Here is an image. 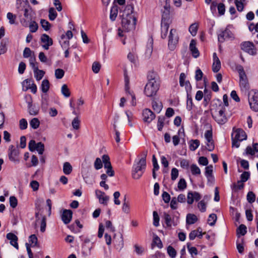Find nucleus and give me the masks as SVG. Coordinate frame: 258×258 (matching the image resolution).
<instances>
[{
	"instance_id": "f257e3e1",
	"label": "nucleus",
	"mask_w": 258,
	"mask_h": 258,
	"mask_svg": "<svg viewBox=\"0 0 258 258\" xmlns=\"http://www.w3.org/2000/svg\"><path fill=\"white\" fill-rule=\"evenodd\" d=\"M148 83L144 88V93L149 97L156 95L160 87V79L158 75L154 71L149 72L147 76Z\"/></svg>"
},
{
	"instance_id": "f03ea898",
	"label": "nucleus",
	"mask_w": 258,
	"mask_h": 258,
	"mask_svg": "<svg viewBox=\"0 0 258 258\" xmlns=\"http://www.w3.org/2000/svg\"><path fill=\"white\" fill-rule=\"evenodd\" d=\"M235 69L239 76V86L242 91H247L249 88V84L243 67L240 64H237Z\"/></svg>"
},
{
	"instance_id": "7ed1b4c3",
	"label": "nucleus",
	"mask_w": 258,
	"mask_h": 258,
	"mask_svg": "<svg viewBox=\"0 0 258 258\" xmlns=\"http://www.w3.org/2000/svg\"><path fill=\"white\" fill-rule=\"evenodd\" d=\"M137 18L136 17L126 16L122 15L121 24L124 30L128 32L135 28Z\"/></svg>"
},
{
	"instance_id": "20e7f679",
	"label": "nucleus",
	"mask_w": 258,
	"mask_h": 258,
	"mask_svg": "<svg viewBox=\"0 0 258 258\" xmlns=\"http://www.w3.org/2000/svg\"><path fill=\"white\" fill-rule=\"evenodd\" d=\"M146 167V163L144 164L140 161H138L136 164H134L132 171L133 178L139 179L142 176Z\"/></svg>"
},
{
	"instance_id": "39448f33",
	"label": "nucleus",
	"mask_w": 258,
	"mask_h": 258,
	"mask_svg": "<svg viewBox=\"0 0 258 258\" xmlns=\"http://www.w3.org/2000/svg\"><path fill=\"white\" fill-rule=\"evenodd\" d=\"M234 35L226 27L224 30H220L218 34V41L223 43L226 40L234 39Z\"/></svg>"
},
{
	"instance_id": "423d86ee",
	"label": "nucleus",
	"mask_w": 258,
	"mask_h": 258,
	"mask_svg": "<svg viewBox=\"0 0 258 258\" xmlns=\"http://www.w3.org/2000/svg\"><path fill=\"white\" fill-rule=\"evenodd\" d=\"M241 49L248 54L254 55L256 54V49L254 44L250 41H244L240 45Z\"/></svg>"
},
{
	"instance_id": "0eeeda50",
	"label": "nucleus",
	"mask_w": 258,
	"mask_h": 258,
	"mask_svg": "<svg viewBox=\"0 0 258 258\" xmlns=\"http://www.w3.org/2000/svg\"><path fill=\"white\" fill-rule=\"evenodd\" d=\"M33 12L31 8H25L24 9V18L20 20L22 25L25 27H28L29 22L32 20Z\"/></svg>"
},
{
	"instance_id": "6e6552de",
	"label": "nucleus",
	"mask_w": 258,
	"mask_h": 258,
	"mask_svg": "<svg viewBox=\"0 0 258 258\" xmlns=\"http://www.w3.org/2000/svg\"><path fill=\"white\" fill-rule=\"evenodd\" d=\"M178 41V37L176 35V30L174 29H171L170 31L168 40V47L170 50H174L176 44Z\"/></svg>"
},
{
	"instance_id": "1a4fd4ad",
	"label": "nucleus",
	"mask_w": 258,
	"mask_h": 258,
	"mask_svg": "<svg viewBox=\"0 0 258 258\" xmlns=\"http://www.w3.org/2000/svg\"><path fill=\"white\" fill-rule=\"evenodd\" d=\"M225 107L222 106L221 109L219 110L218 113L216 116H214L213 114H212L213 118L218 124H224L227 122V118L225 115Z\"/></svg>"
},
{
	"instance_id": "9d476101",
	"label": "nucleus",
	"mask_w": 258,
	"mask_h": 258,
	"mask_svg": "<svg viewBox=\"0 0 258 258\" xmlns=\"http://www.w3.org/2000/svg\"><path fill=\"white\" fill-rule=\"evenodd\" d=\"M26 102L28 104V109L29 114L31 115H36L39 112V108L35 105L32 104V98L30 95L25 96Z\"/></svg>"
},
{
	"instance_id": "9b49d317",
	"label": "nucleus",
	"mask_w": 258,
	"mask_h": 258,
	"mask_svg": "<svg viewBox=\"0 0 258 258\" xmlns=\"http://www.w3.org/2000/svg\"><path fill=\"white\" fill-rule=\"evenodd\" d=\"M253 93L252 97L248 99V103L250 108L254 111H258V91L253 89L251 91Z\"/></svg>"
},
{
	"instance_id": "f8f14e48",
	"label": "nucleus",
	"mask_w": 258,
	"mask_h": 258,
	"mask_svg": "<svg viewBox=\"0 0 258 258\" xmlns=\"http://www.w3.org/2000/svg\"><path fill=\"white\" fill-rule=\"evenodd\" d=\"M216 8H217L220 15L222 16L225 14V6L224 4L220 3L218 4L216 1H213L210 6L211 11L213 13L216 12Z\"/></svg>"
},
{
	"instance_id": "ddd939ff",
	"label": "nucleus",
	"mask_w": 258,
	"mask_h": 258,
	"mask_svg": "<svg viewBox=\"0 0 258 258\" xmlns=\"http://www.w3.org/2000/svg\"><path fill=\"white\" fill-rule=\"evenodd\" d=\"M142 115L143 121L148 123H150L156 117L154 113L148 108H146L143 110Z\"/></svg>"
},
{
	"instance_id": "4468645a",
	"label": "nucleus",
	"mask_w": 258,
	"mask_h": 258,
	"mask_svg": "<svg viewBox=\"0 0 258 258\" xmlns=\"http://www.w3.org/2000/svg\"><path fill=\"white\" fill-rule=\"evenodd\" d=\"M19 155V150L14 145H11L9 148L8 156L10 160L13 162L18 161V158Z\"/></svg>"
},
{
	"instance_id": "2eb2a0df",
	"label": "nucleus",
	"mask_w": 258,
	"mask_h": 258,
	"mask_svg": "<svg viewBox=\"0 0 258 258\" xmlns=\"http://www.w3.org/2000/svg\"><path fill=\"white\" fill-rule=\"evenodd\" d=\"M40 41L43 43L42 47L45 50H48L49 46L53 44L52 39L46 34L41 35Z\"/></svg>"
},
{
	"instance_id": "dca6fc26",
	"label": "nucleus",
	"mask_w": 258,
	"mask_h": 258,
	"mask_svg": "<svg viewBox=\"0 0 258 258\" xmlns=\"http://www.w3.org/2000/svg\"><path fill=\"white\" fill-rule=\"evenodd\" d=\"M163 215L165 223L167 227H171L172 225L175 226L177 225L178 217H173L171 218V216L166 212H164Z\"/></svg>"
},
{
	"instance_id": "f3484780",
	"label": "nucleus",
	"mask_w": 258,
	"mask_h": 258,
	"mask_svg": "<svg viewBox=\"0 0 258 258\" xmlns=\"http://www.w3.org/2000/svg\"><path fill=\"white\" fill-rule=\"evenodd\" d=\"M170 5L166 2V5L164 6V10H162L161 22L170 23Z\"/></svg>"
},
{
	"instance_id": "a211bd4d",
	"label": "nucleus",
	"mask_w": 258,
	"mask_h": 258,
	"mask_svg": "<svg viewBox=\"0 0 258 258\" xmlns=\"http://www.w3.org/2000/svg\"><path fill=\"white\" fill-rule=\"evenodd\" d=\"M235 128L234 127L233 130V135H234V138L238 140H240V141H242L243 140H246L247 139V135L245 132L242 129L240 128H236L234 130Z\"/></svg>"
},
{
	"instance_id": "6ab92c4d",
	"label": "nucleus",
	"mask_w": 258,
	"mask_h": 258,
	"mask_svg": "<svg viewBox=\"0 0 258 258\" xmlns=\"http://www.w3.org/2000/svg\"><path fill=\"white\" fill-rule=\"evenodd\" d=\"M73 217V212L71 210L64 209L63 210L61 215V218L63 223L69 224L72 220Z\"/></svg>"
},
{
	"instance_id": "aec40b11",
	"label": "nucleus",
	"mask_w": 258,
	"mask_h": 258,
	"mask_svg": "<svg viewBox=\"0 0 258 258\" xmlns=\"http://www.w3.org/2000/svg\"><path fill=\"white\" fill-rule=\"evenodd\" d=\"M197 41L195 39H191L189 44V50L191 52L192 55L195 58H197L200 55V52L196 47Z\"/></svg>"
},
{
	"instance_id": "412c9836",
	"label": "nucleus",
	"mask_w": 258,
	"mask_h": 258,
	"mask_svg": "<svg viewBox=\"0 0 258 258\" xmlns=\"http://www.w3.org/2000/svg\"><path fill=\"white\" fill-rule=\"evenodd\" d=\"M6 237L8 239L10 240V243L12 245L15 247L16 248H19V245L18 243V237L13 233H9L7 234Z\"/></svg>"
},
{
	"instance_id": "4be33fe9",
	"label": "nucleus",
	"mask_w": 258,
	"mask_h": 258,
	"mask_svg": "<svg viewBox=\"0 0 258 258\" xmlns=\"http://www.w3.org/2000/svg\"><path fill=\"white\" fill-rule=\"evenodd\" d=\"M170 23H161V37L162 39L166 38Z\"/></svg>"
},
{
	"instance_id": "5701e85b",
	"label": "nucleus",
	"mask_w": 258,
	"mask_h": 258,
	"mask_svg": "<svg viewBox=\"0 0 258 258\" xmlns=\"http://www.w3.org/2000/svg\"><path fill=\"white\" fill-rule=\"evenodd\" d=\"M204 101L203 104L205 106H207L210 102L212 98V92L210 90H208L206 88L204 90Z\"/></svg>"
},
{
	"instance_id": "b1692460",
	"label": "nucleus",
	"mask_w": 258,
	"mask_h": 258,
	"mask_svg": "<svg viewBox=\"0 0 258 258\" xmlns=\"http://www.w3.org/2000/svg\"><path fill=\"white\" fill-rule=\"evenodd\" d=\"M134 5L133 4H128L125 7L122 15L126 16L135 17L134 13Z\"/></svg>"
},
{
	"instance_id": "393cba45",
	"label": "nucleus",
	"mask_w": 258,
	"mask_h": 258,
	"mask_svg": "<svg viewBox=\"0 0 258 258\" xmlns=\"http://www.w3.org/2000/svg\"><path fill=\"white\" fill-rule=\"evenodd\" d=\"M198 219L196 215L193 214H188L186 216V222L187 224L191 225L195 224Z\"/></svg>"
},
{
	"instance_id": "a878e982",
	"label": "nucleus",
	"mask_w": 258,
	"mask_h": 258,
	"mask_svg": "<svg viewBox=\"0 0 258 258\" xmlns=\"http://www.w3.org/2000/svg\"><path fill=\"white\" fill-rule=\"evenodd\" d=\"M247 232L246 226L244 224H241L236 229L237 235L239 237L240 235L244 236Z\"/></svg>"
},
{
	"instance_id": "bb28decb",
	"label": "nucleus",
	"mask_w": 258,
	"mask_h": 258,
	"mask_svg": "<svg viewBox=\"0 0 258 258\" xmlns=\"http://www.w3.org/2000/svg\"><path fill=\"white\" fill-rule=\"evenodd\" d=\"M50 88V83L48 80L45 79L42 81L41 90L43 93H47Z\"/></svg>"
},
{
	"instance_id": "cd10ccee",
	"label": "nucleus",
	"mask_w": 258,
	"mask_h": 258,
	"mask_svg": "<svg viewBox=\"0 0 258 258\" xmlns=\"http://www.w3.org/2000/svg\"><path fill=\"white\" fill-rule=\"evenodd\" d=\"M200 142L199 140H191L189 141V149L191 151H195L200 146Z\"/></svg>"
},
{
	"instance_id": "c85d7f7f",
	"label": "nucleus",
	"mask_w": 258,
	"mask_h": 258,
	"mask_svg": "<svg viewBox=\"0 0 258 258\" xmlns=\"http://www.w3.org/2000/svg\"><path fill=\"white\" fill-rule=\"evenodd\" d=\"M73 170L72 165L69 162H66L63 165V172L66 175H69L71 173Z\"/></svg>"
},
{
	"instance_id": "c756f323",
	"label": "nucleus",
	"mask_w": 258,
	"mask_h": 258,
	"mask_svg": "<svg viewBox=\"0 0 258 258\" xmlns=\"http://www.w3.org/2000/svg\"><path fill=\"white\" fill-rule=\"evenodd\" d=\"M28 27H29L30 31L31 33L36 32L38 28V24L35 21L32 20L29 22Z\"/></svg>"
},
{
	"instance_id": "7c9ffc66",
	"label": "nucleus",
	"mask_w": 258,
	"mask_h": 258,
	"mask_svg": "<svg viewBox=\"0 0 258 258\" xmlns=\"http://www.w3.org/2000/svg\"><path fill=\"white\" fill-rule=\"evenodd\" d=\"M7 50V42L3 39L1 41L0 43V55L6 53Z\"/></svg>"
},
{
	"instance_id": "2f4dec72",
	"label": "nucleus",
	"mask_w": 258,
	"mask_h": 258,
	"mask_svg": "<svg viewBox=\"0 0 258 258\" xmlns=\"http://www.w3.org/2000/svg\"><path fill=\"white\" fill-rule=\"evenodd\" d=\"M165 118L163 116L158 117L157 128L159 131H161L164 126Z\"/></svg>"
},
{
	"instance_id": "473e14b6",
	"label": "nucleus",
	"mask_w": 258,
	"mask_h": 258,
	"mask_svg": "<svg viewBox=\"0 0 258 258\" xmlns=\"http://www.w3.org/2000/svg\"><path fill=\"white\" fill-rule=\"evenodd\" d=\"M33 82V81H32L31 79H26L25 80L23 83V90L24 91H27L28 89H30L31 84Z\"/></svg>"
},
{
	"instance_id": "72a5a7b5",
	"label": "nucleus",
	"mask_w": 258,
	"mask_h": 258,
	"mask_svg": "<svg viewBox=\"0 0 258 258\" xmlns=\"http://www.w3.org/2000/svg\"><path fill=\"white\" fill-rule=\"evenodd\" d=\"M250 177V173L247 171H244L240 175V180L237 181V183L246 182Z\"/></svg>"
},
{
	"instance_id": "f704fd0d",
	"label": "nucleus",
	"mask_w": 258,
	"mask_h": 258,
	"mask_svg": "<svg viewBox=\"0 0 258 258\" xmlns=\"http://www.w3.org/2000/svg\"><path fill=\"white\" fill-rule=\"evenodd\" d=\"M152 106L154 110L156 111L157 113H159L161 111L162 108V103H160L159 104L154 100H152Z\"/></svg>"
},
{
	"instance_id": "c9c22d12",
	"label": "nucleus",
	"mask_w": 258,
	"mask_h": 258,
	"mask_svg": "<svg viewBox=\"0 0 258 258\" xmlns=\"http://www.w3.org/2000/svg\"><path fill=\"white\" fill-rule=\"evenodd\" d=\"M61 92L65 97H69L71 95L70 91L66 84H63L61 89Z\"/></svg>"
},
{
	"instance_id": "e433bc0d",
	"label": "nucleus",
	"mask_w": 258,
	"mask_h": 258,
	"mask_svg": "<svg viewBox=\"0 0 258 258\" xmlns=\"http://www.w3.org/2000/svg\"><path fill=\"white\" fill-rule=\"evenodd\" d=\"M30 65L33 70L37 71L38 69V63L36 61V58L35 56L31 57L29 59Z\"/></svg>"
},
{
	"instance_id": "4c0bfd02",
	"label": "nucleus",
	"mask_w": 258,
	"mask_h": 258,
	"mask_svg": "<svg viewBox=\"0 0 258 258\" xmlns=\"http://www.w3.org/2000/svg\"><path fill=\"white\" fill-rule=\"evenodd\" d=\"M217 215L215 214H211L208 217V222L210 226L215 225L217 221Z\"/></svg>"
},
{
	"instance_id": "58836bf2",
	"label": "nucleus",
	"mask_w": 258,
	"mask_h": 258,
	"mask_svg": "<svg viewBox=\"0 0 258 258\" xmlns=\"http://www.w3.org/2000/svg\"><path fill=\"white\" fill-rule=\"evenodd\" d=\"M34 77L36 78V80L37 81H39L42 79V78L43 77L45 72L39 70L38 69V70L34 71Z\"/></svg>"
},
{
	"instance_id": "ea45409f",
	"label": "nucleus",
	"mask_w": 258,
	"mask_h": 258,
	"mask_svg": "<svg viewBox=\"0 0 258 258\" xmlns=\"http://www.w3.org/2000/svg\"><path fill=\"white\" fill-rule=\"evenodd\" d=\"M30 125L32 128L37 129L39 126L40 121L37 118H33L30 120Z\"/></svg>"
},
{
	"instance_id": "a19ab883",
	"label": "nucleus",
	"mask_w": 258,
	"mask_h": 258,
	"mask_svg": "<svg viewBox=\"0 0 258 258\" xmlns=\"http://www.w3.org/2000/svg\"><path fill=\"white\" fill-rule=\"evenodd\" d=\"M167 253L171 258H175L177 252L176 250L171 245H169L167 248Z\"/></svg>"
},
{
	"instance_id": "79ce46f5",
	"label": "nucleus",
	"mask_w": 258,
	"mask_h": 258,
	"mask_svg": "<svg viewBox=\"0 0 258 258\" xmlns=\"http://www.w3.org/2000/svg\"><path fill=\"white\" fill-rule=\"evenodd\" d=\"M177 187L180 190H183L187 187V184L184 178H180L178 182Z\"/></svg>"
},
{
	"instance_id": "37998d69",
	"label": "nucleus",
	"mask_w": 258,
	"mask_h": 258,
	"mask_svg": "<svg viewBox=\"0 0 258 258\" xmlns=\"http://www.w3.org/2000/svg\"><path fill=\"white\" fill-rule=\"evenodd\" d=\"M221 68V62L219 59L214 60L212 65V71L214 73H217Z\"/></svg>"
},
{
	"instance_id": "c03bdc74",
	"label": "nucleus",
	"mask_w": 258,
	"mask_h": 258,
	"mask_svg": "<svg viewBox=\"0 0 258 258\" xmlns=\"http://www.w3.org/2000/svg\"><path fill=\"white\" fill-rule=\"evenodd\" d=\"M155 244L159 248L163 247V244L160 238L156 235L154 236L152 244Z\"/></svg>"
},
{
	"instance_id": "a18cd8bd",
	"label": "nucleus",
	"mask_w": 258,
	"mask_h": 258,
	"mask_svg": "<svg viewBox=\"0 0 258 258\" xmlns=\"http://www.w3.org/2000/svg\"><path fill=\"white\" fill-rule=\"evenodd\" d=\"M40 24L42 27L46 31H48L51 27L50 23L45 19H41Z\"/></svg>"
},
{
	"instance_id": "49530a36",
	"label": "nucleus",
	"mask_w": 258,
	"mask_h": 258,
	"mask_svg": "<svg viewBox=\"0 0 258 258\" xmlns=\"http://www.w3.org/2000/svg\"><path fill=\"white\" fill-rule=\"evenodd\" d=\"M29 241L31 243L32 247H34L38 243V239L35 234H32L29 237Z\"/></svg>"
},
{
	"instance_id": "de8ad7c7",
	"label": "nucleus",
	"mask_w": 258,
	"mask_h": 258,
	"mask_svg": "<svg viewBox=\"0 0 258 258\" xmlns=\"http://www.w3.org/2000/svg\"><path fill=\"white\" fill-rule=\"evenodd\" d=\"M48 12V17L49 20L50 21H53L55 20L57 16V14L55 11L54 9L53 8H49Z\"/></svg>"
},
{
	"instance_id": "09e8293b",
	"label": "nucleus",
	"mask_w": 258,
	"mask_h": 258,
	"mask_svg": "<svg viewBox=\"0 0 258 258\" xmlns=\"http://www.w3.org/2000/svg\"><path fill=\"white\" fill-rule=\"evenodd\" d=\"M126 197L124 196L123 199V203L122 207V209L123 212L125 213H128L130 212V205L128 202H126Z\"/></svg>"
},
{
	"instance_id": "8fccbe9b",
	"label": "nucleus",
	"mask_w": 258,
	"mask_h": 258,
	"mask_svg": "<svg viewBox=\"0 0 258 258\" xmlns=\"http://www.w3.org/2000/svg\"><path fill=\"white\" fill-rule=\"evenodd\" d=\"M244 186V184L243 183V182H240L239 183L236 184L235 183H234L232 186L231 188L234 191H237L239 190H241L243 188Z\"/></svg>"
},
{
	"instance_id": "3c124183",
	"label": "nucleus",
	"mask_w": 258,
	"mask_h": 258,
	"mask_svg": "<svg viewBox=\"0 0 258 258\" xmlns=\"http://www.w3.org/2000/svg\"><path fill=\"white\" fill-rule=\"evenodd\" d=\"M64 75V71L61 69H57L55 71V77L57 79L63 78Z\"/></svg>"
},
{
	"instance_id": "603ef678",
	"label": "nucleus",
	"mask_w": 258,
	"mask_h": 258,
	"mask_svg": "<svg viewBox=\"0 0 258 258\" xmlns=\"http://www.w3.org/2000/svg\"><path fill=\"white\" fill-rule=\"evenodd\" d=\"M153 225L157 227L159 225L160 218L156 211H154L153 213Z\"/></svg>"
},
{
	"instance_id": "864d4df0",
	"label": "nucleus",
	"mask_w": 258,
	"mask_h": 258,
	"mask_svg": "<svg viewBox=\"0 0 258 258\" xmlns=\"http://www.w3.org/2000/svg\"><path fill=\"white\" fill-rule=\"evenodd\" d=\"M7 17L9 20V23L11 25L15 24V20L16 19V16L14 15L11 12L7 13Z\"/></svg>"
},
{
	"instance_id": "5fc2aeb1",
	"label": "nucleus",
	"mask_w": 258,
	"mask_h": 258,
	"mask_svg": "<svg viewBox=\"0 0 258 258\" xmlns=\"http://www.w3.org/2000/svg\"><path fill=\"white\" fill-rule=\"evenodd\" d=\"M198 28V25L196 23L192 24L189 27V31L192 36H195L197 34Z\"/></svg>"
},
{
	"instance_id": "6e6d98bb",
	"label": "nucleus",
	"mask_w": 258,
	"mask_h": 258,
	"mask_svg": "<svg viewBox=\"0 0 258 258\" xmlns=\"http://www.w3.org/2000/svg\"><path fill=\"white\" fill-rule=\"evenodd\" d=\"M191 172L193 175L201 174V170L196 164H192L190 166Z\"/></svg>"
},
{
	"instance_id": "4d7b16f0",
	"label": "nucleus",
	"mask_w": 258,
	"mask_h": 258,
	"mask_svg": "<svg viewBox=\"0 0 258 258\" xmlns=\"http://www.w3.org/2000/svg\"><path fill=\"white\" fill-rule=\"evenodd\" d=\"M46 218L45 216H43L42 218L40 223V231L42 233L44 232L46 230Z\"/></svg>"
},
{
	"instance_id": "13d9d810",
	"label": "nucleus",
	"mask_w": 258,
	"mask_h": 258,
	"mask_svg": "<svg viewBox=\"0 0 258 258\" xmlns=\"http://www.w3.org/2000/svg\"><path fill=\"white\" fill-rule=\"evenodd\" d=\"M246 198L247 201L250 204L253 203L255 200V196L252 191H249Z\"/></svg>"
},
{
	"instance_id": "bf43d9fd",
	"label": "nucleus",
	"mask_w": 258,
	"mask_h": 258,
	"mask_svg": "<svg viewBox=\"0 0 258 258\" xmlns=\"http://www.w3.org/2000/svg\"><path fill=\"white\" fill-rule=\"evenodd\" d=\"M73 127L75 130H78L80 128V120L78 117L74 118L72 122Z\"/></svg>"
},
{
	"instance_id": "052dcab7",
	"label": "nucleus",
	"mask_w": 258,
	"mask_h": 258,
	"mask_svg": "<svg viewBox=\"0 0 258 258\" xmlns=\"http://www.w3.org/2000/svg\"><path fill=\"white\" fill-rule=\"evenodd\" d=\"M187 248L190 254L191 255H197L198 254V250L196 247L190 246V244L189 243H187Z\"/></svg>"
},
{
	"instance_id": "680f3d73",
	"label": "nucleus",
	"mask_w": 258,
	"mask_h": 258,
	"mask_svg": "<svg viewBox=\"0 0 258 258\" xmlns=\"http://www.w3.org/2000/svg\"><path fill=\"white\" fill-rule=\"evenodd\" d=\"M205 137L208 142L212 141L213 139V133L212 130H207L205 133Z\"/></svg>"
},
{
	"instance_id": "e2e57ef3",
	"label": "nucleus",
	"mask_w": 258,
	"mask_h": 258,
	"mask_svg": "<svg viewBox=\"0 0 258 258\" xmlns=\"http://www.w3.org/2000/svg\"><path fill=\"white\" fill-rule=\"evenodd\" d=\"M38 152V154L42 155L44 151V145L42 142H39L37 144V147L36 149Z\"/></svg>"
},
{
	"instance_id": "0e129e2a",
	"label": "nucleus",
	"mask_w": 258,
	"mask_h": 258,
	"mask_svg": "<svg viewBox=\"0 0 258 258\" xmlns=\"http://www.w3.org/2000/svg\"><path fill=\"white\" fill-rule=\"evenodd\" d=\"M100 68L101 65L99 62L95 61L92 64V69L94 73L97 74L99 72Z\"/></svg>"
},
{
	"instance_id": "69168bd1",
	"label": "nucleus",
	"mask_w": 258,
	"mask_h": 258,
	"mask_svg": "<svg viewBox=\"0 0 258 258\" xmlns=\"http://www.w3.org/2000/svg\"><path fill=\"white\" fill-rule=\"evenodd\" d=\"M28 123L26 119L22 118L19 121V127L22 130H25L27 128Z\"/></svg>"
},
{
	"instance_id": "338daca9",
	"label": "nucleus",
	"mask_w": 258,
	"mask_h": 258,
	"mask_svg": "<svg viewBox=\"0 0 258 258\" xmlns=\"http://www.w3.org/2000/svg\"><path fill=\"white\" fill-rule=\"evenodd\" d=\"M10 206L15 208L17 207L18 205V200L17 198L14 196H11L10 198Z\"/></svg>"
},
{
	"instance_id": "774afa93",
	"label": "nucleus",
	"mask_w": 258,
	"mask_h": 258,
	"mask_svg": "<svg viewBox=\"0 0 258 258\" xmlns=\"http://www.w3.org/2000/svg\"><path fill=\"white\" fill-rule=\"evenodd\" d=\"M203 73L200 69L196 71L195 79L197 82L201 81L203 78Z\"/></svg>"
}]
</instances>
